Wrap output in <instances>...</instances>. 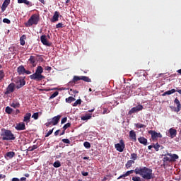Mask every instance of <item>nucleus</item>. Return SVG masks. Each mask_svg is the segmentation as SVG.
<instances>
[{
  "mask_svg": "<svg viewBox=\"0 0 181 181\" xmlns=\"http://www.w3.org/2000/svg\"><path fill=\"white\" fill-rule=\"evenodd\" d=\"M134 172L136 175H139L141 176V177H143V179H145V180H151V179H153L152 169L148 168L147 167H143L140 168H136Z\"/></svg>",
  "mask_w": 181,
  "mask_h": 181,
  "instance_id": "nucleus-1",
  "label": "nucleus"
},
{
  "mask_svg": "<svg viewBox=\"0 0 181 181\" xmlns=\"http://www.w3.org/2000/svg\"><path fill=\"white\" fill-rule=\"evenodd\" d=\"M42 73L43 67H42V66H38L35 69V72L30 76V78L31 80H35V81H42V80L46 78V76H43Z\"/></svg>",
  "mask_w": 181,
  "mask_h": 181,
  "instance_id": "nucleus-2",
  "label": "nucleus"
},
{
  "mask_svg": "<svg viewBox=\"0 0 181 181\" xmlns=\"http://www.w3.org/2000/svg\"><path fill=\"white\" fill-rule=\"evenodd\" d=\"M1 139L2 141H15V134L12 133V131L6 129H1Z\"/></svg>",
  "mask_w": 181,
  "mask_h": 181,
  "instance_id": "nucleus-3",
  "label": "nucleus"
},
{
  "mask_svg": "<svg viewBox=\"0 0 181 181\" xmlns=\"http://www.w3.org/2000/svg\"><path fill=\"white\" fill-rule=\"evenodd\" d=\"M163 158V162H176L179 159V156L177 154H172L170 153H167L164 155Z\"/></svg>",
  "mask_w": 181,
  "mask_h": 181,
  "instance_id": "nucleus-4",
  "label": "nucleus"
},
{
  "mask_svg": "<svg viewBox=\"0 0 181 181\" xmlns=\"http://www.w3.org/2000/svg\"><path fill=\"white\" fill-rule=\"evenodd\" d=\"M39 21H40V17L39 15L34 14L31 16L28 21V26H33V25H37V23H39Z\"/></svg>",
  "mask_w": 181,
  "mask_h": 181,
  "instance_id": "nucleus-5",
  "label": "nucleus"
},
{
  "mask_svg": "<svg viewBox=\"0 0 181 181\" xmlns=\"http://www.w3.org/2000/svg\"><path fill=\"white\" fill-rule=\"evenodd\" d=\"M148 134L151 135L152 141H158V138H162V134L156 132L155 130H149Z\"/></svg>",
  "mask_w": 181,
  "mask_h": 181,
  "instance_id": "nucleus-6",
  "label": "nucleus"
},
{
  "mask_svg": "<svg viewBox=\"0 0 181 181\" xmlns=\"http://www.w3.org/2000/svg\"><path fill=\"white\" fill-rule=\"evenodd\" d=\"M144 110V106L142 105H138L134 107H132L128 112V115H132V114H135V112H139V111H142Z\"/></svg>",
  "mask_w": 181,
  "mask_h": 181,
  "instance_id": "nucleus-7",
  "label": "nucleus"
},
{
  "mask_svg": "<svg viewBox=\"0 0 181 181\" xmlns=\"http://www.w3.org/2000/svg\"><path fill=\"white\" fill-rule=\"evenodd\" d=\"M115 148L118 152H124V149H125V143H124V140L121 139L119 143L115 144Z\"/></svg>",
  "mask_w": 181,
  "mask_h": 181,
  "instance_id": "nucleus-8",
  "label": "nucleus"
},
{
  "mask_svg": "<svg viewBox=\"0 0 181 181\" xmlns=\"http://www.w3.org/2000/svg\"><path fill=\"white\" fill-rule=\"evenodd\" d=\"M15 91V84L13 83H11L6 88V91L4 92L5 95H9V94L13 93Z\"/></svg>",
  "mask_w": 181,
  "mask_h": 181,
  "instance_id": "nucleus-9",
  "label": "nucleus"
},
{
  "mask_svg": "<svg viewBox=\"0 0 181 181\" xmlns=\"http://www.w3.org/2000/svg\"><path fill=\"white\" fill-rule=\"evenodd\" d=\"M60 118H62V116L58 115L57 116L54 117L52 119H49V122H51L52 125H57L59 124V122L60 121Z\"/></svg>",
  "mask_w": 181,
  "mask_h": 181,
  "instance_id": "nucleus-10",
  "label": "nucleus"
},
{
  "mask_svg": "<svg viewBox=\"0 0 181 181\" xmlns=\"http://www.w3.org/2000/svg\"><path fill=\"white\" fill-rule=\"evenodd\" d=\"M15 129L16 131H25V129H26V126L24 122H21L16 124Z\"/></svg>",
  "mask_w": 181,
  "mask_h": 181,
  "instance_id": "nucleus-11",
  "label": "nucleus"
},
{
  "mask_svg": "<svg viewBox=\"0 0 181 181\" xmlns=\"http://www.w3.org/2000/svg\"><path fill=\"white\" fill-rule=\"evenodd\" d=\"M40 40L42 43V45H44L45 46H52V43H49L48 41H47V38H46V35H43L40 37Z\"/></svg>",
  "mask_w": 181,
  "mask_h": 181,
  "instance_id": "nucleus-12",
  "label": "nucleus"
},
{
  "mask_svg": "<svg viewBox=\"0 0 181 181\" xmlns=\"http://www.w3.org/2000/svg\"><path fill=\"white\" fill-rule=\"evenodd\" d=\"M174 103L177 105V107L175 109V112H179L181 110V104H180V101H179V99H177V98H176L174 100Z\"/></svg>",
  "mask_w": 181,
  "mask_h": 181,
  "instance_id": "nucleus-13",
  "label": "nucleus"
},
{
  "mask_svg": "<svg viewBox=\"0 0 181 181\" xmlns=\"http://www.w3.org/2000/svg\"><path fill=\"white\" fill-rule=\"evenodd\" d=\"M25 84H26V81H25V79H20L17 83H16V88L18 90H19V88H22V87H23V86H25Z\"/></svg>",
  "mask_w": 181,
  "mask_h": 181,
  "instance_id": "nucleus-14",
  "label": "nucleus"
},
{
  "mask_svg": "<svg viewBox=\"0 0 181 181\" xmlns=\"http://www.w3.org/2000/svg\"><path fill=\"white\" fill-rule=\"evenodd\" d=\"M81 80V76H74L72 81H69V84H71L72 86L76 84L77 81H80Z\"/></svg>",
  "mask_w": 181,
  "mask_h": 181,
  "instance_id": "nucleus-15",
  "label": "nucleus"
},
{
  "mask_svg": "<svg viewBox=\"0 0 181 181\" xmlns=\"http://www.w3.org/2000/svg\"><path fill=\"white\" fill-rule=\"evenodd\" d=\"M129 138L133 142H136V133L134 130L129 132Z\"/></svg>",
  "mask_w": 181,
  "mask_h": 181,
  "instance_id": "nucleus-16",
  "label": "nucleus"
},
{
  "mask_svg": "<svg viewBox=\"0 0 181 181\" xmlns=\"http://www.w3.org/2000/svg\"><path fill=\"white\" fill-rule=\"evenodd\" d=\"M138 141L140 144H141L142 145H144V146H146L148 145V139H146L144 136H141L138 138Z\"/></svg>",
  "mask_w": 181,
  "mask_h": 181,
  "instance_id": "nucleus-17",
  "label": "nucleus"
},
{
  "mask_svg": "<svg viewBox=\"0 0 181 181\" xmlns=\"http://www.w3.org/2000/svg\"><path fill=\"white\" fill-rule=\"evenodd\" d=\"M9 4H11V0H5L4 1L2 6H1L2 12H5V9H6V8H8V5H9Z\"/></svg>",
  "mask_w": 181,
  "mask_h": 181,
  "instance_id": "nucleus-18",
  "label": "nucleus"
},
{
  "mask_svg": "<svg viewBox=\"0 0 181 181\" xmlns=\"http://www.w3.org/2000/svg\"><path fill=\"white\" fill-rule=\"evenodd\" d=\"M30 117H32L31 113H26L24 115L23 122H26V124H29V122H30Z\"/></svg>",
  "mask_w": 181,
  "mask_h": 181,
  "instance_id": "nucleus-19",
  "label": "nucleus"
},
{
  "mask_svg": "<svg viewBox=\"0 0 181 181\" xmlns=\"http://www.w3.org/2000/svg\"><path fill=\"white\" fill-rule=\"evenodd\" d=\"M30 64H32L33 67H36V57L35 56H30V59H28Z\"/></svg>",
  "mask_w": 181,
  "mask_h": 181,
  "instance_id": "nucleus-20",
  "label": "nucleus"
},
{
  "mask_svg": "<svg viewBox=\"0 0 181 181\" xmlns=\"http://www.w3.org/2000/svg\"><path fill=\"white\" fill-rule=\"evenodd\" d=\"M59 11H55L52 18L51 19V22L52 23L57 22V21H59Z\"/></svg>",
  "mask_w": 181,
  "mask_h": 181,
  "instance_id": "nucleus-21",
  "label": "nucleus"
},
{
  "mask_svg": "<svg viewBox=\"0 0 181 181\" xmlns=\"http://www.w3.org/2000/svg\"><path fill=\"white\" fill-rule=\"evenodd\" d=\"M169 133H170V138H175L177 134V132L176 131V129L173 128H170L169 129Z\"/></svg>",
  "mask_w": 181,
  "mask_h": 181,
  "instance_id": "nucleus-22",
  "label": "nucleus"
},
{
  "mask_svg": "<svg viewBox=\"0 0 181 181\" xmlns=\"http://www.w3.org/2000/svg\"><path fill=\"white\" fill-rule=\"evenodd\" d=\"M25 66H23V65H21L20 66L18 67L17 69V72L18 73V74H25Z\"/></svg>",
  "mask_w": 181,
  "mask_h": 181,
  "instance_id": "nucleus-23",
  "label": "nucleus"
},
{
  "mask_svg": "<svg viewBox=\"0 0 181 181\" xmlns=\"http://www.w3.org/2000/svg\"><path fill=\"white\" fill-rule=\"evenodd\" d=\"M11 107L13 108H19L21 107V103L18 101L13 100L12 103L10 104Z\"/></svg>",
  "mask_w": 181,
  "mask_h": 181,
  "instance_id": "nucleus-24",
  "label": "nucleus"
},
{
  "mask_svg": "<svg viewBox=\"0 0 181 181\" xmlns=\"http://www.w3.org/2000/svg\"><path fill=\"white\" fill-rule=\"evenodd\" d=\"M18 4H25L28 6H32V2L28 0H18Z\"/></svg>",
  "mask_w": 181,
  "mask_h": 181,
  "instance_id": "nucleus-25",
  "label": "nucleus"
},
{
  "mask_svg": "<svg viewBox=\"0 0 181 181\" xmlns=\"http://www.w3.org/2000/svg\"><path fill=\"white\" fill-rule=\"evenodd\" d=\"M175 93H176V90L175 89H171L170 90H167L164 93H163V96L170 95L171 94H173Z\"/></svg>",
  "mask_w": 181,
  "mask_h": 181,
  "instance_id": "nucleus-26",
  "label": "nucleus"
},
{
  "mask_svg": "<svg viewBox=\"0 0 181 181\" xmlns=\"http://www.w3.org/2000/svg\"><path fill=\"white\" fill-rule=\"evenodd\" d=\"M25 40H26V35H23L20 37V45L21 46H25Z\"/></svg>",
  "mask_w": 181,
  "mask_h": 181,
  "instance_id": "nucleus-27",
  "label": "nucleus"
},
{
  "mask_svg": "<svg viewBox=\"0 0 181 181\" xmlns=\"http://www.w3.org/2000/svg\"><path fill=\"white\" fill-rule=\"evenodd\" d=\"M91 115L92 114H86L84 116L81 117L82 121H87L88 119H91Z\"/></svg>",
  "mask_w": 181,
  "mask_h": 181,
  "instance_id": "nucleus-28",
  "label": "nucleus"
},
{
  "mask_svg": "<svg viewBox=\"0 0 181 181\" xmlns=\"http://www.w3.org/2000/svg\"><path fill=\"white\" fill-rule=\"evenodd\" d=\"M66 103H68V104H71L74 101H76V98H74L73 96H69V98L65 99Z\"/></svg>",
  "mask_w": 181,
  "mask_h": 181,
  "instance_id": "nucleus-29",
  "label": "nucleus"
},
{
  "mask_svg": "<svg viewBox=\"0 0 181 181\" xmlns=\"http://www.w3.org/2000/svg\"><path fill=\"white\" fill-rule=\"evenodd\" d=\"M81 80H83V81H85L86 83H91V78L88 76H81Z\"/></svg>",
  "mask_w": 181,
  "mask_h": 181,
  "instance_id": "nucleus-30",
  "label": "nucleus"
},
{
  "mask_svg": "<svg viewBox=\"0 0 181 181\" xmlns=\"http://www.w3.org/2000/svg\"><path fill=\"white\" fill-rule=\"evenodd\" d=\"M7 158H9V159H12L15 156V152L13 151H9L6 153V156Z\"/></svg>",
  "mask_w": 181,
  "mask_h": 181,
  "instance_id": "nucleus-31",
  "label": "nucleus"
},
{
  "mask_svg": "<svg viewBox=\"0 0 181 181\" xmlns=\"http://www.w3.org/2000/svg\"><path fill=\"white\" fill-rule=\"evenodd\" d=\"M134 163H135V161L132 160H129L127 163H126V168L127 169H129V168H131V166H132V165H134Z\"/></svg>",
  "mask_w": 181,
  "mask_h": 181,
  "instance_id": "nucleus-32",
  "label": "nucleus"
},
{
  "mask_svg": "<svg viewBox=\"0 0 181 181\" xmlns=\"http://www.w3.org/2000/svg\"><path fill=\"white\" fill-rule=\"evenodd\" d=\"M130 159L131 160H134V162H135V160L138 159V154L132 153L130 156Z\"/></svg>",
  "mask_w": 181,
  "mask_h": 181,
  "instance_id": "nucleus-33",
  "label": "nucleus"
},
{
  "mask_svg": "<svg viewBox=\"0 0 181 181\" xmlns=\"http://www.w3.org/2000/svg\"><path fill=\"white\" fill-rule=\"evenodd\" d=\"M5 111L6 114H11L12 112H13V109L11 108V107L9 106H7L5 109Z\"/></svg>",
  "mask_w": 181,
  "mask_h": 181,
  "instance_id": "nucleus-34",
  "label": "nucleus"
},
{
  "mask_svg": "<svg viewBox=\"0 0 181 181\" xmlns=\"http://www.w3.org/2000/svg\"><path fill=\"white\" fill-rule=\"evenodd\" d=\"M35 149H37V145H33L32 146H30L28 148V151H29L30 152H33V151H35Z\"/></svg>",
  "mask_w": 181,
  "mask_h": 181,
  "instance_id": "nucleus-35",
  "label": "nucleus"
},
{
  "mask_svg": "<svg viewBox=\"0 0 181 181\" xmlns=\"http://www.w3.org/2000/svg\"><path fill=\"white\" fill-rule=\"evenodd\" d=\"M53 166L54 168H60V166H62V163H60V161L57 160L53 163Z\"/></svg>",
  "mask_w": 181,
  "mask_h": 181,
  "instance_id": "nucleus-36",
  "label": "nucleus"
},
{
  "mask_svg": "<svg viewBox=\"0 0 181 181\" xmlns=\"http://www.w3.org/2000/svg\"><path fill=\"white\" fill-rule=\"evenodd\" d=\"M153 148H154L155 151L158 152L160 148V145H159V143H156V144H153Z\"/></svg>",
  "mask_w": 181,
  "mask_h": 181,
  "instance_id": "nucleus-37",
  "label": "nucleus"
},
{
  "mask_svg": "<svg viewBox=\"0 0 181 181\" xmlns=\"http://www.w3.org/2000/svg\"><path fill=\"white\" fill-rule=\"evenodd\" d=\"M81 105V99H78L75 103L73 104V107H77L78 105Z\"/></svg>",
  "mask_w": 181,
  "mask_h": 181,
  "instance_id": "nucleus-38",
  "label": "nucleus"
},
{
  "mask_svg": "<svg viewBox=\"0 0 181 181\" xmlns=\"http://www.w3.org/2000/svg\"><path fill=\"white\" fill-rule=\"evenodd\" d=\"M83 146H85L86 149H90V148H91V144L88 141H85L83 143Z\"/></svg>",
  "mask_w": 181,
  "mask_h": 181,
  "instance_id": "nucleus-39",
  "label": "nucleus"
},
{
  "mask_svg": "<svg viewBox=\"0 0 181 181\" xmlns=\"http://www.w3.org/2000/svg\"><path fill=\"white\" fill-rule=\"evenodd\" d=\"M59 95V91H55L50 97L49 100H53V98H55V97H57Z\"/></svg>",
  "mask_w": 181,
  "mask_h": 181,
  "instance_id": "nucleus-40",
  "label": "nucleus"
},
{
  "mask_svg": "<svg viewBox=\"0 0 181 181\" xmlns=\"http://www.w3.org/2000/svg\"><path fill=\"white\" fill-rule=\"evenodd\" d=\"M4 77H5V72L3 70L0 71V82L4 80Z\"/></svg>",
  "mask_w": 181,
  "mask_h": 181,
  "instance_id": "nucleus-41",
  "label": "nucleus"
},
{
  "mask_svg": "<svg viewBox=\"0 0 181 181\" xmlns=\"http://www.w3.org/2000/svg\"><path fill=\"white\" fill-rule=\"evenodd\" d=\"M70 127H71V123L68 122L64 125V127H62V129H64L66 131V129H67V128H70Z\"/></svg>",
  "mask_w": 181,
  "mask_h": 181,
  "instance_id": "nucleus-42",
  "label": "nucleus"
},
{
  "mask_svg": "<svg viewBox=\"0 0 181 181\" xmlns=\"http://www.w3.org/2000/svg\"><path fill=\"white\" fill-rule=\"evenodd\" d=\"M135 127L136 128H145L146 126L145 124H141V123H137L135 124Z\"/></svg>",
  "mask_w": 181,
  "mask_h": 181,
  "instance_id": "nucleus-43",
  "label": "nucleus"
},
{
  "mask_svg": "<svg viewBox=\"0 0 181 181\" xmlns=\"http://www.w3.org/2000/svg\"><path fill=\"white\" fill-rule=\"evenodd\" d=\"M134 172L135 173V170H131L127 171L124 174L126 175V177H127V176H129V175H132Z\"/></svg>",
  "mask_w": 181,
  "mask_h": 181,
  "instance_id": "nucleus-44",
  "label": "nucleus"
},
{
  "mask_svg": "<svg viewBox=\"0 0 181 181\" xmlns=\"http://www.w3.org/2000/svg\"><path fill=\"white\" fill-rule=\"evenodd\" d=\"M32 118H34V119H38L39 118V112H35L32 115Z\"/></svg>",
  "mask_w": 181,
  "mask_h": 181,
  "instance_id": "nucleus-45",
  "label": "nucleus"
},
{
  "mask_svg": "<svg viewBox=\"0 0 181 181\" xmlns=\"http://www.w3.org/2000/svg\"><path fill=\"white\" fill-rule=\"evenodd\" d=\"M53 129H50L45 135V138H47L48 136H50V135H52L53 134Z\"/></svg>",
  "mask_w": 181,
  "mask_h": 181,
  "instance_id": "nucleus-46",
  "label": "nucleus"
},
{
  "mask_svg": "<svg viewBox=\"0 0 181 181\" xmlns=\"http://www.w3.org/2000/svg\"><path fill=\"white\" fill-rule=\"evenodd\" d=\"M62 142H64V144H70V140L69 139H63Z\"/></svg>",
  "mask_w": 181,
  "mask_h": 181,
  "instance_id": "nucleus-47",
  "label": "nucleus"
},
{
  "mask_svg": "<svg viewBox=\"0 0 181 181\" xmlns=\"http://www.w3.org/2000/svg\"><path fill=\"white\" fill-rule=\"evenodd\" d=\"M3 22H4V23H8V25H9V23H11V20H9L8 18H4Z\"/></svg>",
  "mask_w": 181,
  "mask_h": 181,
  "instance_id": "nucleus-48",
  "label": "nucleus"
},
{
  "mask_svg": "<svg viewBox=\"0 0 181 181\" xmlns=\"http://www.w3.org/2000/svg\"><path fill=\"white\" fill-rule=\"evenodd\" d=\"M132 180L133 181H141V177H133Z\"/></svg>",
  "mask_w": 181,
  "mask_h": 181,
  "instance_id": "nucleus-49",
  "label": "nucleus"
},
{
  "mask_svg": "<svg viewBox=\"0 0 181 181\" xmlns=\"http://www.w3.org/2000/svg\"><path fill=\"white\" fill-rule=\"evenodd\" d=\"M67 122V117H64L61 120V124H66Z\"/></svg>",
  "mask_w": 181,
  "mask_h": 181,
  "instance_id": "nucleus-50",
  "label": "nucleus"
},
{
  "mask_svg": "<svg viewBox=\"0 0 181 181\" xmlns=\"http://www.w3.org/2000/svg\"><path fill=\"white\" fill-rule=\"evenodd\" d=\"M57 29H59L60 28H63V23H59L58 24L56 25Z\"/></svg>",
  "mask_w": 181,
  "mask_h": 181,
  "instance_id": "nucleus-51",
  "label": "nucleus"
},
{
  "mask_svg": "<svg viewBox=\"0 0 181 181\" xmlns=\"http://www.w3.org/2000/svg\"><path fill=\"white\" fill-rule=\"evenodd\" d=\"M125 177H127V175L126 174H122V175H120L119 177H117V180H119V179H125Z\"/></svg>",
  "mask_w": 181,
  "mask_h": 181,
  "instance_id": "nucleus-52",
  "label": "nucleus"
},
{
  "mask_svg": "<svg viewBox=\"0 0 181 181\" xmlns=\"http://www.w3.org/2000/svg\"><path fill=\"white\" fill-rule=\"evenodd\" d=\"M108 112H110V111L108 110V108H103V114H108Z\"/></svg>",
  "mask_w": 181,
  "mask_h": 181,
  "instance_id": "nucleus-53",
  "label": "nucleus"
},
{
  "mask_svg": "<svg viewBox=\"0 0 181 181\" xmlns=\"http://www.w3.org/2000/svg\"><path fill=\"white\" fill-rule=\"evenodd\" d=\"M82 176H88V172L81 171Z\"/></svg>",
  "mask_w": 181,
  "mask_h": 181,
  "instance_id": "nucleus-54",
  "label": "nucleus"
},
{
  "mask_svg": "<svg viewBox=\"0 0 181 181\" xmlns=\"http://www.w3.org/2000/svg\"><path fill=\"white\" fill-rule=\"evenodd\" d=\"M45 70L47 71H50L52 70V67L51 66H45Z\"/></svg>",
  "mask_w": 181,
  "mask_h": 181,
  "instance_id": "nucleus-55",
  "label": "nucleus"
},
{
  "mask_svg": "<svg viewBox=\"0 0 181 181\" xmlns=\"http://www.w3.org/2000/svg\"><path fill=\"white\" fill-rule=\"evenodd\" d=\"M25 74L29 75V74H32V72L30 71H28V70L25 69V71H24V74Z\"/></svg>",
  "mask_w": 181,
  "mask_h": 181,
  "instance_id": "nucleus-56",
  "label": "nucleus"
},
{
  "mask_svg": "<svg viewBox=\"0 0 181 181\" xmlns=\"http://www.w3.org/2000/svg\"><path fill=\"white\" fill-rule=\"evenodd\" d=\"M45 125H46V127H50V125H52V123H51L50 120H48V122H47L45 124Z\"/></svg>",
  "mask_w": 181,
  "mask_h": 181,
  "instance_id": "nucleus-57",
  "label": "nucleus"
},
{
  "mask_svg": "<svg viewBox=\"0 0 181 181\" xmlns=\"http://www.w3.org/2000/svg\"><path fill=\"white\" fill-rule=\"evenodd\" d=\"M56 158H57V159H60V158H62V153H59V154H57L56 156Z\"/></svg>",
  "mask_w": 181,
  "mask_h": 181,
  "instance_id": "nucleus-58",
  "label": "nucleus"
},
{
  "mask_svg": "<svg viewBox=\"0 0 181 181\" xmlns=\"http://www.w3.org/2000/svg\"><path fill=\"white\" fill-rule=\"evenodd\" d=\"M11 181H21V180H19L18 177H13L12 178Z\"/></svg>",
  "mask_w": 181,
  "mask_h": 181,
  "instance_id": "nucleus-59",
  "label": "nucleus"
},
{
  "mask_svg": "<svg viewBox=\"0 0 181 181\" xmlns=\"http://www.w3.org/2000/svg\"><path fill=\"white\" fill-rule=\"evenodd\" d=\"M59 132H60V129L57 130V131L54 132L55 136H57V135H59Z\"/></svg>",
  "mask_w": 181,
  "mask_h": 181,
  "instance_id": "nucleus-60",
  "label": "nucleus"
},
{
  "mask_svg": "<svg viewBox=\"0 0 181 181\" xmlns=\"http://www.w3.org/2000/svg\"><path fill=\"white\" fill-rule=\"evenodd\" d=\"M6 177V175L0 174V179H5Z\"/></svg>",
  "mask_w": 181,
  "mask_h": 181,
  "instance_id": "nucleus-61",
  "label": "nucleus"
},
{
  "mask_svg": "<svg viewBox=\"0 0 181 181\" xmlns=\"http://www.w3.org/2000/svg\"><path fill=\"white\" fill-rule=\"evenodd\" d=\"M64 134H66V130L63 129L62 132L59 135L62 136V135H64Z\"/></svg>",
  "mask_w": 181,
  "mask_h": 181,
  "instance_id": "nucleus-62",
  "label": "nucleus"
},
{
  "mask_svg": "<svg viewBox=\"0 0 181 181\" xmlns=\"http://www.w3.org/2000/svg\"><path fill=\"white\" fill-rule=\"evenodd\" d=\"M20 181H26V177H22L20 179Z\"/></svg>",
  "mask_w": 181,
  "mask_h": 181,
  "instance_id": "nucleus-63",
  "label": "nucleus"
},
{
  "mask_svg": "<svg viewBox=\"0 0 181 181\" xmlns=\"http://www.w3.org/2000/svg\"><path fill=\"white\" fill-rule=\"evenodd\" d=\"M177 73H178L179 74L181 75V69H178V70L177 71Z\"/></svg>",
  "mask_w": 181,
  "mask_h": 181,
  "instance_id": "nucleus-64",
  "label": "nucleus"
}]
</instances>
